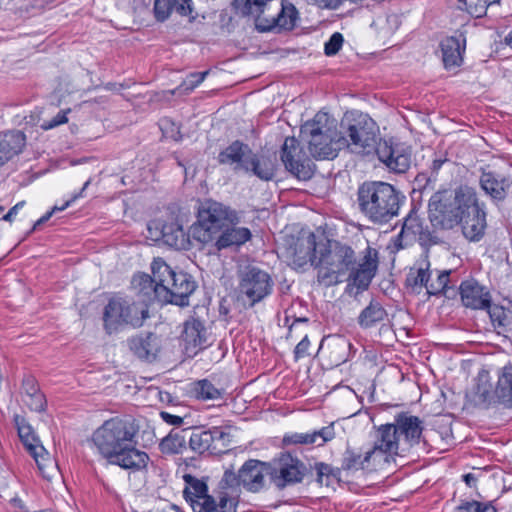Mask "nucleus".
Segmentation results:
<instances>
[{"mask_svg": "<svg viewBox=\"0 0 512 512\" xmlns=\"http://www.w3.org/2000/svg\"><path fill=\"white\" fill-rule=\"evenodd\" d=\"M217 160L221 165L230 166L235 173H252L264 181L271 180L275 175L274 164L269 158L260 157L248 144L239 140L220 151Z\"/></svg>", "mask_w": 512, "mask_h": 512, "instance_id": "obj_6", "label": "nucleus"}, {"mask_svg": "<svg viewBox=\"0 0 512 512\" xmlns=\"http://www.w3.org/2000/svg\"><path fill=\"white\" fill-rule=\"evenodd\" d=\"M23 402L33 411L42 412L46 406V399L43 393H36L31 396H22Z\"/></svg>", "mask_w": 512, "mask_h": 512, "instance_id": "obj_50", "label": "nucleus"}, {"mask_svg": "<svg viewBox=\"0 0 512 512\" xmlns=\"http://www.w3.org/2000/svg\"><path fill=\"white\" fill-rule=\"evenodd\" d=\"M393 424L403 447L402 451L419 444L423 423L417 416L401 412L395 416Z\"/></svg>", "mask_w": 512, "mask_h": 512, "instance_id": "obj_22", "label": "nucleus"}, {"mask_svg": "<svg viewBox=\"0 0 512 512\" xmlns=\"http://www.w3.org/2000/svg\"><path fill=\"white\" fill-rule=\"evenodd\" d=\"M306 473V465L290 453H281L266 467L271 483L279 490L301 483Z\"/></svg>", "mask_w": 512, "mask_h": 512, "instance_id": "obj_12", "label": "nucleus"}, {"mask_svg": "<svg viewBox=\"0 0 512 512\" xmlns=\"http://www.w3.org/2000/svg\"><path fill=\"white\" fill-rule=\"evenodd\" d=\"M326 122V114H316L301 127V135L308 141L311 155L317 159H333L347 145L338 131L328 128Z\"/></svg>", "mask_w": 512, "mask_h": 512, "instance_id": "obj_8", "label": "nucleus"}, {"mask_svg": "<svg viewBox=\"0 0 512 512\" xmlns=\"http://www.w3.org/2000/svg\"><path fill=\"white\" fill-rule=\"evenodd\" d=\"M489 380H490V377H489L488 371L481 370L478 373L473 392H474L475 397L477 398V401L479 403L490 404L496 398L494 391L491 392V390H490L491 385L489 383Z\"/></svg>", "mask_w": 512, "mask_h": 512, "instance_id": "obj_40", "label": "nucleus"}, {"mask_svg": "<svg viewBox=\"0 0 512 512\" xmlns=\"http://www.w3.org/2000/svg\"><path fill=\"white\" fill-rule=\"evenodd\" d=\"M340 128L339 137L346 140L345 148L351 152L363 155L375 152L389 171L397 174L405 173L410 168V153L393 147L387 141L378 142V127L368 114L358 111L346 113Z\"/></svg>", "mask_w": 512, "mask_h": 512, "instance_id": "obj_2", "label": "nucleus"}, {"mask_svg": "<svg viewBox=\"0 0 512 512\" xmlns=\"http://www.w3.org/2000/svg\"><path fill=\"white\" fill-rule=\"evenodd\" d=\"M17 214V206H13L12 208H10V210L2 217L3 220L5 221H12V219L15 217V215Z\"/></svg>", "mask_w": 512, "mask_h": 512, "instance_id": "obj_61", "label": "nucleus"}, {"mask_svg": "<svg viewBox=\"0 0 512 512\" xmlns=\"http://www.w3.org/2000/svg\"><path fill=\"white\" fill-rule=\"evenodd\" d=\"M310 347V340L307 335L303 337V339L296 345L294 349V359L298 361L301 358H304L309 355L308 349Z\"/></svg>", "mask_w": 512, "mask_h": 512, "instance_id": "obj_55", "label": "nucleus"}, {"mask_svg": "<svg viewBox=\"0 0 512 512\" xmlns=\"http://www.w3.org/2000/svg\"><path fill=\"white\" fill-rule=\"evenodd\" d=\"M315 470L317 474V481L322 484L324 482V478H326V485L329 484L330 479H338L342 471L341 467L334 468L323 462L316 463Z\"/></svg>", "mask_w": 512, "mask_h": 512, "instance_id": "obj_45", "label": "nucleus"}, {"mask_svg": "<svg viewBox=\"0 0 512 512\" xmlns=\"http://www.w3.org/2000/svg\"><path fill=\"white\" fill-rule=\"evenodd\" d=\"M334 424L323 426L320 429L307 432H291L283 436L282 442L285 446L303 445L312 447L324 446L335 438Z\"/></svg>", "mask_w": 512, "mask_h": 512, "instance_id": "obj_24", "label": "nucleus"}, {"mask_svg": "<svg viewBox=\"0 0 512 512\" xmlns=\"http://www.w3.org/2000/svg\"><path fill=\"white\" fill-rule=\"evenodd\" d=\"M447 161V159H434L431 164V171L434 174H437L441 169L442 165Z\"/></svg>", "mask_w": 512, "mask_h": 512, "instance_id": "obj_58", "label": "nucleus"}, {"mask_svg": "<svg viewBox=\"0 0 512 512\" xmlns=\"http://www.w3.org/2000/svg\"><path fill=\"white\" fill-rule=\"evenodd\" d=\"M22 393L23 396H31L36 393H40L38 384L35 378L28 376L23 379L22 382Z\"/></svg>", "mask_w": 512, "mask_h": 512, "instance_id": "obj_54", "label": "nucleus"}, {"mask_svg": "<svg viewBox=\"0 0 512 512\" xmlns=\"http://www.w3.org/2000/svg\"><path fill=\"white\" fill-rule=\"evenodd\" d=\"M90 183H91V180H90V179H89V180H87V181L84 183V185H83V187H82V189L80 190V192H79V193L74 194V195L71 197V199H69L68 201H66L62 206H54V207L51 209V211H48V212H47L46 214H44L41 218H39V219L35 222V224H34V226H33L32 230H33V231H34V230H36L40 225H42V224H44L45 222H47V221L52 217V215H53L56 211H63V210H65V209H66V208H68V207H69L73 202H75L77 199H79V198L83 197V193H84V191L87 189V187L90 185Z\"/></svg>", "mask_w": 512, "mask_h": 512, "instance_id": "obj_44", "label": "nucleus"}, {"mask_svg": "<svg viewBox=\"0 0 512 512\" xmlns=\"http://www.w3.org/2000/svg\"><path fill=\"white\" fill-rule=\"evenodd\" d=\"M273 0H234L236 12L242 16H252L258 20L266 10L270 9Z\"/></svg>", "mask_w": 512, "mask_h": 512, "instance_id": "obj_35", "label": "nucleus"}, {"mask_svg": "<svg viewBox=\"0 0 512 512\" xmlns=\"http://www.w3.org/2000/svg\"><path fill=\"white\" fill-rule=\"evenodd\" d=\"M25 202L24 201H21V202H18L15 206H17V211L20 210V208H22L24 206Z\"/></svg>", "mask_w": 512, "mask_h": 512, "instance_id": "obj_64", "label": "nucleus"}, {"mask_svg": "<svg viewBox=\"0 0 512 512\" xmlns=\"http://www.w3.org/2000/svg\"><path fill=\"white\" fill-rule=\"evenodd\" d=\"M485 4L487 5V8L489 6H492L494 4H499L501 0H483Z\"/></svg>", "mask_w": 512, "mask_h": 512, "instance_id": "obj_63", "label": "nucleus"}, {"mask_svg": "<svg viewBox=\"0 0 512 512\" xmlns=\"http://www.w3.org/2000/svg\"><path fill=\"white\" fill-rule=\"evenodd\" d=\"M498 402L512 407V365H506L498 375V381L494 389Z\"/></svg>", "mask_w": 512, "mask_h": 512, "instance_id": "obj_34", "label": "nucleus"}, {"mask_svg": "<svg viewBox=\"0 0 512 512\" xmlns=\"http://www.w3.org/2000/svg\"><path fill=\"white\" fill-rule=\"evenodd\" d=\"M239 473L236 474L232 469H226L222 479L219 482V489L221 492H227L228 489H234L241 485Z\"/></svg>", "mask_w": 512, "mask_h": 512, "instance_id": "obj_49", "label": "nucleus"}, {"mask_svg": "<svg viewBox=\"0 0 512 512\" xmlns=\"http://www.w3.org/2000/svg\"><path fill=\"white\" fill-rule=\"evenodd\" d=\"M463 209L462 232L465 238L470 241H479L487 226L486 212L484 207L478 203L476 192L467 190L461 194Z\"/></svg>", "mask_w": 512, "mask_h": 512, "instance_id": "obj_15", "label": "nucleus"}, {"mask_svg": "<svg viewBox=\"0 0 512 512\" xmlns=\"http://www.w3.org/2000/svg\"><path fill=\"white\" fill-rule=\"evenodd\" d=\"M280 157L286 170L299 180L305 181L312 178L315 165L294 137L285 139Z\"/></svg>", "mask_w": 512, "mask_h": 512, "instance_id": "obj_16", "label": "nucleus"}, {"mask_svg": "<svg viewBox=\"0 0 512 512\" xmlns=\"http://www.w3.org/2000/svg\"><path fill=\"white\" fill-rule=\"evenodd\" d=\"M26 146V135L20 130L5 132L0 138V166L19 155Z\"/></svg>", "mask_w": 512, "mask_h": 512, "instance_id": "obj_32", "label": "nucleus"}, {"mask_svg": "<svg viewBox=\"0 0 512 512\" xmlns=\"http://www.w3.org/2000/svg\"><path fill=\"white\" fill-rule=\"evenodd\" d=\"M131 284L140 297L138 303H144L148 306L149 302L160 301V288L163 287V284L156 279L155 275L136 274L132 278Z\"/></svg>", "mask_w": 512, "mask_h": 512, "instance_id": "obj_29", "label": "nucleus"}, {"mask_svg": "<svg viewBox=\"0 0 512 512\" xmlns=\"http://www.w3.org/2000/svg\"><path fill=\"white\" fill-rule=\"evenodd\" d=\"M139 427L134 420L119 417L105 421L92 435V442L108 463L125 470L147 468L149 455L136 447Z\"/></svg>", "mask_w": 512, "mask_h": 512, "instance_id": "obj_3", "label": "nucleus"}, {"mask_svg": "<svg viewBox=\"0 0 512 512\" xmlns=\"http://www.w3.org/2000/svg\"><path fill=\"white\" fill-rule=\"evenodd\" d=\"M466 39L462 33L445 38L441 42L442 60L444 67L451 70L463 62Z\"/></svg>", "mask_w": 512, "mask_h": 512, "instance_id": "obj_27", "label": "nucleus"}, {"mask_svg": "<svg viewBox=\"0 0 512 512\" xmlns=\"http://www.w3.org/2000/svg\"><path fill=\"white\" fill-rule=\"evenodd\" d=\"M268 464L250 459L239 469L241 485L250 492H258L264 487V476Z\"/></svg>", "mask_w": 512, "mask_h": 512, "instance_id": "obj_25", "label": "nucleus"}, {"mask_svg": "<svg viewBox=\"0 0 512 512\" xmlns=\"http://www.w3.org/2000/svg\"><path fill=\"white\" fill-rule=\"evenodd\" d=\"M219 502L216 503V509L214 511L217 512H236V502L233 497L229 495L228 492H221L218 495Z\"/></svg>", "mask_w": 512, "mask_h": 512, "instance_id": "obj_51", "label": "nucleus"}, {"mask_svg": "<svg viewBox=\"0 0 512 512\" xmlns=\"http://www.w3.org/2000/svg\"><path fill=\"white\" fill-rule=\"evenodd\" d=\"M360 214L374 225H385L397 217L406 202L405 195L384 181H365L356 192Z\"/></svg>", "mask_w": 512, "mask_h": 512, "instance_id": "obj_4", "label": "nucleus"}, {"mask_svg": "<svg viewBox=\"0 0 512 512\" xmlns=\"http://www.w3.org/2000/svg\"><path fill=\"white\" fill-rule=\"evenodd\" d=\"M252 237L250 229L229 225L222 229L212 243L217 251H221L232 246H241Z\"/></svg>", "mask_w": 512, "mask_h": 512, "instance_id": "obj_31", "label": "nucleus"}, {"mask_svg": "<svg viewBox=\"0 0 512 512\" xmlns=\"http://www.w3.org/2000/svg\"><path fill=\"white\" fill-rule=\"evenodd\" d=\"M192 392L199 400H220L223 398L224 390L215 387L208 379L198 380L193 383Z\"/></svg>", "mask_w": 512, "mask_h": 512, "instance_id": "obj_39", "label": "nucleus"}, {"mask_svg": "<svg viewBox=\"0 0 512 512\" xmlns=\"http://www.w3.org/2000/svg\"><path fill=\"white\" fill-rule=\"evenodd\" d=\"M184 431L181 432H170L166 437H164L160 444L159 448L164 454H179L186 447V438L183 434Z\"/></svg>", "mask_w": 512, "mask_h": 512, "instance_id": "obj_41", "label": "nucleus"}, {"mask_svg": "<svg viewBox=\"0 0 512 512\" xmlns=\"http://www.w3.org/2000/svg\"><path fill=\"white\" fill-rule=\"evenodd\" d=\"M209 338L210 334L200 319L190 317L184 322L180 340L188 357H194L208 347Z\"/></svg>", "mask_w": 512, "mask_h": 512, "instance_id": "obj_19", "label": "nucleus"}, {"mask_svg": "<svg viewBox=\"0 0 512 512\" xmlns=\"http://www.w3.org/2000/svg\"><path fill=\"white\" fill-rule=\"evenodd\" d=\"M148 237L153 241H161L163 244L175 248L186 249L189 238L183 230L182 225L177 221L163 222L153 220L147 226Z\"/></svg>", "mask_w": 512, "mask_h": 512, "instance_id": "obj_17", "label": "nucleus"}, {"mask_svg": "<svg viewBox=\"0 0 512 512\" xmlns=\"http://www.w3.org/2000/svg\"><path fill=\"white\" fill-rule=\"evenodd\" d=\"M388 316L382 304L372 299L370 303L360 312L357 322L363 329H369L384 321Z\"/></svg>", "mask_w": 512, "mask_h": 512, "instance_id": "obj_33", "label": "nucleus"}, {"mask_svg": "<svg viewBox=\"0 0 512 512\" xmlns=\"http://www.w3.org/2000/svg\"><path fill=\"white\" fill-rule=\"evenodd\" d=\"M148 317V306L144 303L131 302L124 298H113L104 308V328L108 334L120 325L140 327Z\"/></svg>", "mask_w": 512, "mask_h": 512, "instance_id": "obj_10", "label": "nucleus"}, {"mask_svg": "<svg viewBox=\"0 0 512 512\" xmlns=\"http://www.w3.org/2000/svg\"><path fill=\"white\" fill-rule=\"evenodd\" d=\"M240 212L221 202L206 200L198 210L197 225L193 227V237L203 243L213 242L223 228L238 225Z\"/></svg>", "mask_w": 512, "mask_h": 512, "instance_id": "obj_5", "label": "nucleus"}, {"mask_svg": "<svg viewBox=\"0 0 512 512\" xmlns=\"http://www.w3.org/2000/svg\"><path fill=\"white\" fill-rule=\"evenodd\" d=\"M455 512H496V509L490 504L473 500L461 503Z\"/></svg>", "mask_w": 512, "mask_h": 512, "instance_id": "obj_48", "label": "nucleus"}, {"mask_svg": "<svg viewBox=\"0 0 512 512\" xmlns=\"http://www.w3.org/2000/svg\"><path fill=\"white\" fill-rule=\"evenodd\" d=\"M284 257L294 268L307 263L316 270L318 285L329 288L348 281L346 291L355 296L367 290L378 266V253L367 247L360 263L349 245L321 238L313 232L291 237L283 251Z\"/></svg>", "mask_w": 512, "mask_h": 512, "instance_id": "obj_1", "label": "nucleus"}, {"mask_svg": "<svg viewBox=\"0 0 512 512\" xmlns=\"http://www.w3.org/2000/svg\"><path fill=\"white\" fill-rule=\"evenodd\" d=\"M376 456L382 461H388V457L400 454L402 445L397 430L393 423L380 425L375 431L373 446L370 447Z\"/></svg>", "mask_w": 512, "mask_h": 512, "instance_id": "obj_20", "label": "nucleus"}, {"mask_svg": "<svg viewBox=\"0 0 512 512\" xmlns=\"http://www.w3.org/2000/svg\"><path fill=\"white\" fill-rule=\"evenodd\" d=\"M493 326L498 333L512 332V309L500 305H490L487 309Z\"/></svg>", "mask_w": 512, "mask_h": 512, "instance_id": "obj_38", "label": "nucleus"}, {"mask_svg": "<svg viewBox=\"0 0 512 512\" xmlns=\"http://www.w3.org/2000/svg\"><path fill=\"white\" fill-rule=\"evenodd\" d=\"M231 440L232 436L227 428H195L189 437V446L198 454L220 455L228 450Z\"/></svg>", "mask_w": 512, "mask_h": 512, "instance_id": "obj_13", "label": "nucleus"}, {"mask_svg": "<svg viewBox=\"0 0 512 512\" xmlns=\"http://www.w3.org/2000/svg\"><path fill=\"white\" fill-rule=\"evenodd\" d=\"M429 268L430 262L428 255L425 254L416 262V272L411 269L406 279L407 284L411 287H425L427 289L431 276Z\"/></svg>", "mask_w": 512, "mask_h": 512, "instance_id": "obj_37", "label": "nucleus"}, {"mask_svg": "<svg viewBox=\"0 0 512 512\" xmlns=\"http://www.w3.org/2000/svg\"><path fill=\"white\" fill-rule=\"evenodd\" d=\"M273 287L270 274L258 267L249 266L239 272L238 299L250 308L271 295Z\"/></svg>", "mask_w": 512, "mask_h": 512, "instance_id": "obj_11", "label": "nucleus"}, {"mask_svg": "<svg viewBox=\"0 0 512 512\" xmlns=\"http://www.w3.org/2000/svg\"><path fill=\"white\" fill-rule=\"evenodd\" d=\"M281 9L276 14H269L271 22L285 30H291L295 27L298 19V11L291 3L280 4Z\"/></svg>", "mask_w": 512, "mask_h": 512, "instance_id": "obj_36", "label": "nucleus"}, {"mask_svg": "<svg viewBox=\"0 0 512 512\" xmlns=\"http://www.w3.org/2000/svg\"><path fill=\"white\" fill-rule=\"evenodd\" d=\"M344 38L341 33L335 32L325 43L324 52L327 56H333L339 52L343 45Z\"/></svg>", "mask_w": 512, "mask_h": 512, "instance_id": "obj_52", "label": "nucleus"}, {"mask_svg": "<svg viewBox=\"0 0 512 512\" xmlns=\"http://www.w3.org/2000/svg\"><path fill=\"white\" fill-rule=\"evenodd\" d=\"M183 480L186 484L183 496L194 512H213L216 509V501L208 495V486L204 480L191 474H185Z\"/></svg>", "mask_w": 512, "mask_h": 512, "instance_id": "obj_18", "label": "nucleus"}, {"mask_svg": "<svg viewBox=\"0 0 512 512\" xmlns=\"http://www.w3.org/2000/svg\"><path fill=\"white\" fill-rule=\"evenodd\" d=\"M185 4H179L177 6V12L182 16H188L192 12L191 3L192 0H183Z\"/></svg>", "mask_w": 512, "mask_h": 512, "instance_id": "obj_57", "label": "nucleus"}, {"mask_svg": "<svg viewBox=\"0 0 512 512\" xmlns=\"http://www.w3.org/2000/svg\"><path fill=\"white\" fill-rule=\"evenodd\" d=\"M325 7L335 9L343 0H319Z\"/></svg>", "mask_w": 512, "mask_h": 512, "instance_id": "obj_59", "label": "nucleus"}, {"mask_svg": "<svg viewBox=\"0 0 512 512\" xmlns=\"http://www.w3.org/2000/svg\"><path fill=\"white\" fill-rule=\"evenodd\" d=\"M460 9L466 10L475 18L482 17L487 10V5L483 0H458Z\"/></svg>", "mask_w": 512, "mask_h": 512, "instance_id": "obj_47", "label": "nucleus"}, {"mask_svg": "<svg viewBox=\"0 0 512 512\" xmlns=\"http://www.w3.org/2000/svg\"><path fill=\"white\" fill-rule=\"evenodd\" d=\"M438 237L430 231L427 225L419 217L417 210L412 208L404 217L400 233L397 235L395 245L398 249H403L418 242L422 247H430L437 244Z\"/></svg>", "mask_w": 512, "mask_h": 512, "instance_id": "obj_14", "label": "nucleus"}, {"mask_svg": "<svg viewBox=\"0 0 512 512\" xmlns=\"http://www.w3.org/2000/svg\"><path fill=\"white\" fill-rule=\"evenodd\" d=\"M179 4H185L183 0H155L154 15L157 21L163 22L170 16L173 8L177 11Z\"/></svg>", "mask_w": 512, "mask_h": 512, "instance_id": "obj_43", "label": "nucleus"}, {"mask_svg": "<svg viewBox=\"0 0 512 512\" xmlns=\"http://www.w3.org/2000/svg\"><path fill=\"white\" fill-rule=\"evenodd\" d=\"M460 294L463 305L468 308L487 310L491 305L490 293L474 280L462 282Z\"/></svg>", "mask_w": 512, "mask_h": 512, "instance_id": "obj_26", "label": "nucleus"}, {"mask_svg": "<svg viewBox=\"0 0 512 512\" xmlns=\"http://www.w3.org/2000/svg\"><path fill=\"white\" fill-rule=\"evenodd\" d=\"M450 270H444L439 272L436 280H433L427 285V293L429 295H438L445 293L448 288Z\"/></svg>", "mask_w": 512, "mask_h": 512, "instance_id": "obj_46", "label": "nucleus"}, {"mask_svg": "<svg viewBox=\"0 0 512 512\" xmlns=\"http://www.w3.org/2000/svg\"><path fill=\"white\" fill-rule=\"evenodd\" d=\"M479 183L482 190L489 195L493 201L504 200L512 185L510 178L491 171L483 172L480 176Z\"/></svg>", "mask_w": 512, "mask_h": 512, "instance_id": "obj_28", "label": "nucleus"}, {"mask_svg": "<svg viewBox=\"0 0 512 512\" xmlns=\"http://www.w3.org/2000/svg\"><path fill=\"white\" fill-rule=\"evenodd\" d=\"M128 345L138 358L152 361L160 351L161 340L154 333H146L130 338Z\"/></svg>", "mask_w": 512, "mask_h": 512, "instance_id": "obj_30", "label": "nucleus"}, {"mask_svg": "<svg viewBox=\"0 0 512 512\" xmlns=\"http://www.w3.org/2000/svg\"><path fill=\"white\" fill-rule=\"evenodd\" d=\"M209 74V71L203 72H193L190 73L186 79L175 89L172 90L171 93L175 94H189L191 93L198 85H200L206 76Z\"/></svg>", "mask_w": 512, "mask_h": 512, "instance_id": "obj_42", "label": "nucleus"}, {"mask_svg": "<svg viewBox=\"0 0 512 512\" xmlns=\"http://www.w3.org/2000/svg\"><path fill=\"white\" fill-rule=\"evenodd\" d=\"M463 480L469 487H473L475 486L477 479L473 474L468 473L463 476Z\"/></svg>", "mask_w": 512, "mask_h": 512, "instance_id": "obj_60", "label": "nucleus"}, {"mask_svg": "<svg viewBox=\"0 0 512 512\" xmlns=\"http://www.w3.org/2000/svg\"><path fill=\"white\" fill-rule=\"evenodd\" d=\"M161 419L170 425L180 426L183 423V418L177 415L170 414L168 412H160Z\"/></svg>", "mask_w": 512, "mask_h": 512, "instance_id": "obj_56", "label": "nucleus"}, {"mask_svg": "<svg viewBox=\"0 0 512 512\" xmlns=\"http://www.w3.org/2000/svg\"><path fill=\"white\" fill-rule=\"evenodd\" d=\"M380 463V459L370 447L364 449L348 446L342 454L341 469L354 474L358 471L372 470Z\"/></svg>", "mask_w": 512, "mask_h": 512, "instance_id": "obj_21", "label": "nucleus"}, {"mask_svg": "<svg viewBox=\"0 0 512 512\" xmlns=\"http://www.w3.org/2000/svg\"><path fill=\"white\" fill-rule=\"evenodd\" d=\"M151 271L163 284L160 288V302L188 305V298L196 289V282L191 275L174 271L162 258L153 260Z\"/></svg>", "mask_w": 512, "mask_h": 512, "instance_id": "obj_7", "label": "nucleus"}, {"mask_svg": "<svg viewBox=\"0 0 512 512\" xmlns=\"http://www.w3.org/2000/svg\"><path fill=\"white\" fill-rule=\"evenodd\" d=\"M473 190L468 186H460L455 191L441 190L434 193L428 204L429 220L435 228L452 229L463 219L462 193Z\"/></svg>", "mask_w": 512, "mask_h": 512, "instance_id": "obj_9", "label": "nucleus"}, {"mask_svg": "<svg viewBox=\"0 0 512 512\" xmlns=\"http://www.w3.org/2000/svg\"><path fill=\"white\" fill-rule=\"evenodd\" d=\"M15 421L21 442L28 453L34 458L39 470L43 471L46 463L50 462L48 452L41 444L32 426L24 418L16 417Z\"/></svg>", "mask_w": 512, "mask_h": 512, "instance_id": "obj_23", "label": "nucleus"}, {"mask_svg": "<svg viewBox=\"0 0 512 512\" xmlns=\"http://www.w3.org/2000/svg\"><path fill=\"white\" fill-rule=\"evenodd\" d=\"M504 43L512 49V30L505 37Z\"/></svg>", "mask_w": 512, "mask_h": 512, "instance_id": "obj_62", "label": "nucleus"}, {"mask_svg": "<svg viewBox=\"0 0 512 512\" xmlns=\"http://www.w3.org/2000/svg\"><path fill=\"white\" fill-rule=\"evenodd\" d=\"M68 122L67 112L59 111L56 116H54L51 120L44 121L41 124V128L45 131L53 129L59 125L65 124Z\"/></svg>", "mask_w": 512, "mask_h": 512, "instance_id": "obj_53", "label": "nucleus"}]
</instances>
